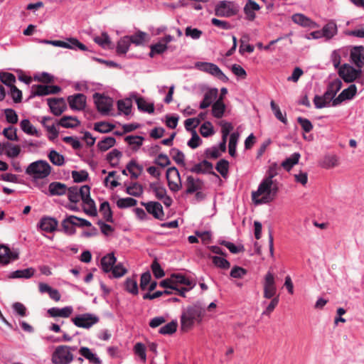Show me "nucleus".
Instances as JSON below:
<instances>
[{
    "mask_svg": "<svg viewBox=\"0 0 364 364\" xmlns=\"http://www.w3.org/2000/svg\"><path fill=\"white\" fill-rule=\"evenodd\" d=\"M50 92H55V90H50V85H38L32 87V93L34 95H47L48 94H50Z\"/></svg>",
    "mask_w": 364,
    "mask_h": 364,
    "instance_id": "obj_55",
    "label": "nucleus"
},
{
    "mask_svg": "<svg viewBox=\"0 0 364 364\" xmlns=\"http://www.w3.org/2000/svg\"><path fill=\"white\" fill-rule=\"evenodd\" d=\"M240 10L234 1H220L215 6V14L219 17L230 18L235 16Z\"/></svg>",
    "mask_w": 364,
    "mask_h": 364,
    "instance_id": "obj_8",
    "label": "nucleus"
},
{
    "mask_svg": "<svg viewBox=\"0 0 364 364\" xmlns=\"http://www.w3.org/2000/svg\"><path fill=\"white\" fill-rule=\"evenodd\" d=\"M321 37H324L326 40L333 38L338 33V27L335 22L330 21L326 23L322 28Z\"/></svg>",
    "mask_w": 364,
    "mask_h": 364,
    "instance_id": "obj_31",
    "label": "nucleus"
},
{
    "mask_svg": "<svg viewBox=\"0 0 364 364\" xmlns=\"http://www.w3.org/2000/svg\"><path fill=\"white\" fill-rule=\"evenodd\" d=\"M205 308L201 301H196L183 309L181 316V326L183 331L191 329L195 323L201 322L205 316Z\"/></svg>",
    "mask_w": 364,
    "mask_h": 364,
    "instance_id": "obj_2",
    "label": "nucleus"
},
{
    "mask_svg": "<svg viewBox=\"0 0 364 364\" xmlns=\"http://www.w3.org/2000/svg\"><path fill=\"white\" fill-rule=\"evenodd\" d=\"M93 98L97 110L100 112L107 114L111 110L113 102L111 97L105 96L100 93H95Z\"/></svg>",
    "mask_w": 364,
    "mask_h": 364,
    "instance_id": "obj_13",
    "label": "nucleus"
},
{
    "mask_svg": "<svg viewBox=\"0 0 364 364\" xmlns=\"http://www.w3.org/2000/svg\"><path fill=\"white\" fill-rule=\"evenodd\" d=\"M45 43L52 44L55 46H58L65 48L76 49L78 48L81 50H87V47L80 43L76 38H69L67 41H44Z\"/></svg>",
    "mask_w": 364,
    "mask_h": 364,
    "instance_id": "obj_14",
    "label": "nucleus"
},
{
    "mask_svg": "<svg viewBox=\"0 0 364 364\" xmlns=\"http://www.w3.org/2000/svg\"><path fill=\"white\" fill-rule=\"evenodd\" d=\"M239 133L233 132L230 134L229 140V154L231 156H235L236 154V146L239 139Z\"/></svg>",
    "mask_w": 364,
    "mask_h": 364,
    "instance_id": "obj_53",
    "label": "nucleus"
},
{
    "mask_svg": "<svg viewBox=\"0 0 364 364\" xmlns=\"http://www.w3.org/2000/svg\"><path fill=\"white\" fill-rule=\"evenodd\" d=\"M117 259L114 253H109L104 256L101 259L102 269L105 272H110L113 269Z\"/></svg>",
    "mask_w": 364,
    "mask_h": 364,
    "instance_id": "obj_35",
    "label": "nucleus"
},
{
    "mask_svg": "<svg viewBox=\"0 0 364 364\" xmlns=\"http://www.w3.org/2000/svg\"><path fill=\"white\" fill-rule=\"evenodd\" d=\"M200 133L204 137H208L214 134L213 126L210 122H205L200 127Z\"/></svg>",
    "mask_w": 364,
    "mask_h": 364,
    "instance_id": "obj_58",
    "label": "nucleus"
},
{
    "mask_svg": "<svg viewBox=\"0 0 364 364\" xmlns=\"http://www.w3.org/2000/svg\"><path fill=\"white\" fill-rule=\"evenodd\" d=\"M48 105L52 113L56 116L60 115L66 108V104L63 98L49 99Z\"/></svg>",
    "mask_w": 364,
    "mask_h": 364,
    "instance_id": "obj_24",
    "label": "nucleus"
},
{
    "mask_svg": "<svg viewBox=\"0 0 364 364\" xmlns=\"http://www.w3.org/2000/svg\"><path fill=\"white\" fill-rule=\"evenodd\" d=\"M294 23L305 28H318V24L302 14H295L291 16Z\"/></svg>",
    "mask_w": 364,
    "mask_h": 364,
    "instance_id": "obj_21",
    "label": "nucleus"
},
{
    "mask_svg": "<svg viewBox=\"0 0 364 364\" xmlns=\"http://www.w3.org/2000/svg\"><path fill=\"white\" fill-rule=\"evenodd\" d=\"M146 33L143 31H138L135 34L130 36L129 39L131 43L136 46L142 45L146 39Z\"/></svg>",
    "mask_w": 364,
    "mask_h": 364,
    "instance_id": "obj_59",
    "label": "nucleus"
},
{
    "mask_svg": "<svg viewBox=\"0 0 364 364\" xmlns=\"http://www.w3.org/2000/svg\"><path fill=\"white\" fill-rule=\"evenodd\" d=\"M68 200L70 203L76 204L82 200L83 210L85 213L91 216L97 215V208L95 201L90 197V187L87 185L78 187L77 186L68 188L66 193Z\"/></svg>",
    "mask_w": 364,
    "mask_h": 364,
    "instance_id": "obj_1",
    "label": "nucleus"
},
{
    "mask_svg": "<svg viewBox=\"0 0 364 364\" xmlns=\"http://www.w3.org/2000/svg\"><path fill=\"white\" fill-rule=\"evenodd\" d=\"M278 192V185L262 180L257 189L252 191L251 200L255 205L268 204L276 198Z\"/></svg>",
    "mask_w": 364,
    "mask_h": 364,
    "instance_id": "obj_3",
    "label": "nucleus"
},
{
    "mask_svg": "<svg viewBox=\"0 0 364 364\" xmlns=\"http://www.w3.org/2000/svg\"><path fill=\"white\" fill-rule=\"evenodd\" d=\"M6 154L9 158L17 157L21 152V148L18 145H14L12 144L7 143L6 144Z\"/></svg>",
    "mask_w": 364,
    "mask_h": 364,
    "instance_id": "obj_60",
    "label": "nucleus"
},
{
    "mask_svg": "<svg viewBox=\"0 0 364 364\" xmlns=\"http://www.w3.org/2000/svg\"><path fill=\"white\" fill-rule=\"evenodd\" d=\"M195 67L198 70L207 73L223 82H226L228 80V77L223 73L220 68L214 63L197 62L195 64Z\"/></svg>",
    "mask_w": 364,
    "mask_h": 364,
    "instance_id": "obj_10",
    "label": "nucleus"
},
{
    "mask_svg": "<svg viewBox=\"0 0 364 364\" xmlns=\"http://www.w3.org/2000/svg\"><path fill=\"white\" fill-rule=\"evenodd\" d=\"M338 158L336 155L326 156L322 162V166L325 168H331L338 166Z\"/></svg>",
    "mask_w": 364,
    "mask_h": 364,
    "instance_id": "obj_49",
    "label": "nucleus"
},
{
    "mask_svg": "<svg viewBox=\"0 0 364 364\" xmlns=\"http://www.w3.org/2000/svg\"><path fill=\"white\" fill-rule=\"evenodd\" d=\"M131 45L129 36H126L119 39L117 46V53L118 54H126Z\"/></svg>",
    "mask_w": 364,
    "mask_h": 364,
    "instance_id": "obj_43",
    "label": "nucleus"
},
{
    "mask_svg": "<svg viewBox=\"0 0 364 364\" xmlns=\"http://www.w3.org/2000/svg\"><path fill=\"white\" fill-rule=\"evenodd\" d=\"M21 129L26 134L31 136H40V134L38 130L33 126L31 122L27 119H23L20 122Z\"/></svg>",
    "mask_w": 364,
    "mask_h": 364,
    "instance_id": "obj_41",
    "label": "nucleus"
},
{
    "mask_svg": "<svg viewBox=\"0 0 364 364\" xmlns=\"http://www.w3.org/2000/svg\"><path fill=\"white\" fill-rule=\"evenodd\" d=\"M79 353L86 360H87L90 363L92 364H101L102 360L97 356V355L93 353L89 348L87 347H81L79 349Z\"/></svg>",
    "mask_w": 364,
    "mask_h": 364,
    "instance_id": "obj_32",
    "label": "nucleus"
},
{
    "mask_svg": "<svg viewBox=\"0 0 364 364\" xmlns=\"http://www.w3.org/2000/svg\"><path fill=\"white\" fill-rule=\"evenodd\" d=\"M100 321L97 315L92 313L77 314L71 318L73 323L81 328L90 329Z\"/></svg>",
    "mask_w": 364,
    "mask_h": 364,
    "instance_id": "obj_9",
    "label": "nucleus"
},
{
    "mask_svg": "<svg viewBox=\"0 0 364 364\" xmlns=\"http://www.w3.org/2000/svg\"><path fill=\"white\" fill-rule=\"evenodd\" d=\"M166 178L168 188L171 191L177 192L181 188L182 183L180 174L176 167H171L167 169Z\"/></svg>",
    "mask_w": 364,
    "mask_h": 364,
    "instance_id": "obj_12",
    "label": "nucleus"
},
{
    "mask_svg": "<svg viewBox=\"0 0 364 364\" xmlns=\"http://www.w3.org/2000/svg\"><path fill=\"white\" fill-rule=\"evenodd\" d=\"M225 105L223 101V97H220L212 105V114L215 118H221L225 112Z\"/></svg>",
    "mask_w": 364,
    "mask_h": 364,
    "instance_id": "obj_39",
    "label": "nucleus"
},
{
    "mask_svg": "<svg viewBox=\"0 0 364 364\" xmlns=\"http://www.w3.org/2000/svg\"><path fill=\"white\" fill-rule=\"evenodd\" d=\"M116 139L112 136H107L100 141L97 144V147L102 151H105L114 146Z\"/></svg>",
    "mask_w": 364,
    "mask_h": 364,
    "instance_id": "obj_47",
    "label": "nucleus"
},
{
    "mask_svg": "<svg viewBox=\"0 0 364 364\" xmlns=\"http://www.w3.org/2000/svg\"><path fill=\"white\" fill-rule=\"evenodd\" d=\"M68 187L65 184L60 182H51L48 185V191L46 194L49 196H61L66 194Z\"/></svg>",
    "mask_w": 364,
    "mask_h": 364,
    "instance_id": "obj_20",
    "label": "nucleus"
},
{
    "mask_svg": "<svg viewBox=\"0 0 364 364\" xmlns=\"http://www.w3.org/2000/svg\"><path fill=\"white\" fill-rule=\"evenodd\" d=\"M100 212L103 215V218L108 222H112V213L108 202L105 201L101 203Z\"/></svg>",
    "mask_w": 364,
    "mask_h": 364,
    "instance_id": "obj_56",
    "label": "nucleus"
},
{
    "mask_svg": "<svg viewBox=\"0 0 364 364\" xmlns=\"http://www.w3.org/2000/svg\"><path fill=\"white\" fill-rule=\"evenodd\" d=\"M93 41L105 49H109L113 47L110 38L106 32H102L99 36H95Z\"/></svg>",
    "mask_w": 364,
    "mask_h": 364,
    "instance_id": "obj_37",
    "label": "nucleus"
},
{
    "mask_svg": "<svg viewBox=\"0 0 364 364\" xmlns=\"http://www.w3.org/2000/svg\"><path fill=\"white\" fill-rule=\"evenodd\" d=\"M146 208V211L151 214L155 218L162 220H164V213L163 207L159 202H148L141 203Z\"/></svg>",
    "mask_w": 364,
    "mask_h": 364,
    "instance_id": "obj_17",
    "label": "nucleus"
},
{
    "mask_svg": "<svg viewBox=\"0 0 364 364\" xmlns=\"http://www.w3.org/2000/svg\"><path fill=\"white\" fill-rule=\"evenodd\" d=\"M171 277L173 287H176V289H174L175 294L183 297H185L186 293L192 289L196 285V283L192 280L181 274H173Z\"/></svg>",
    "mask_w": 364,
    "mask_h": 364,
    "instance_id": "obj_7",
    "label": "nucleus"
},
{
    "mask_svg": "<svg viewBox=\"0 0 364 364\" xmlns=\"http://www.w3.org/2000/svg\"><path fill=\"white\" fill-rule=\"evenodd\" d=\"M212 262L216 267L220 269H227L230 267V262L225 258L220 256L212 257Z\"/></svg>",
    "mask_w": 364,
    "mask_h": 364,
    "instance_id": "obj_63",
    "label": "nucleus"
},
{
    "mask_svg": "<svg viewBox=\"0 0 364 364\" xmlns=\"http://www.w3.org/2000/svg\"><path fill=\"white\" fill-rule=\"evenodd\" d=\"M77 217L70 215L62 221V227L64 232L68 235H73L75 232V226Z\"/></svg>",
    "mask_w": 364,
    "mask_h": 364,
    "instance_id": "obj_30",
    "label": "nucleus"
},
{
    "mask_svg": "<svg viewBox=\"0 0 364 364\" xmlns=\"http://www.w3.org/2000/svg\"><path fill=\"white\" fill-rule=\"evenodd\" d=\"M213 164L208 161L207 160H203L201 162L195 164L190 171L192 173H203V174H208V173H214L213 171Z\"/></svg>",
    "mask_w": 364,
    "mask_h": 364,
    "instance_id": "obj_27",
    "label": "nucleus"
},
{
    "mask_svg": "<svg viewBox=\"0 0 364 364\" xmlns=\"http://www.w3.org/2000/svg\"><path fill=\"white\" fill-rule=\"evenodd\" d=\"M334 99L335 98H333L327 91H326L322 96H315L314 102L316 108L321 109L328 106L331 102H333Z\"/></svg>",
    "mask_w": 364,
    "mask_h": 364,
    "instance_id": "obj_34",
    "label": "nucleus"
},
{
    "mask_svg": "<svg viewBox=\"0 0 364 364\" xmlns=\"http://www.w3.org/2000/svg\"><path fill=\"white\" fill-rule=\"evenodd\" d=\"M348 53V49L347 48H341L337 50H334L331 54V60L334 66V68L337 70L339 69V67H341L342 65H341V58L343 56H346Z\"/></svg>",
    "mask_w": 364,
    "mask_h": 364,
    "instance_id": "obj_28",
    "label": "nucleus"
},
{
    "mask_svg": "<svg viewBox=\"0 0 364 364\" xmlns=\"http://www.w3.org/2000/svg\"><path fill=\"white\" fill-rule=\"evenodd\" d=\"M124 286H125V289L132 294H137L138 292H139V290H138V285H137V282H136V279L134 277H132V278H127L125 281V283H124Z\"/></svg>",
    "mask_w": 364,
    "mask_h": 364,
    "instance_id": "obj_51",
    "label": "nucleus"
},
{
    "mask_svg": "<svg viewBox=\"0 0 364 364\" xmlns=\"http://www.w3.org/2000/svg\"><path fill=\"white\" fill-rule=\"evenodd\" d=\"M150 188L154 193L155 196L159 200L164 198L166 195V189L159 183H151Z\"/></svg>",
    "mask_w": 364,
    "mask_h": 364,
    "instance_id": "obj_54",
    "label": "nucleus"
},
{
    "mask_svg": "<svg viewBox=\"0 0 364 364\" xmlns=\"http://www.w3.org/2000/svg\"><path fill=\"white\" fill-rule=\"evenodd\" d=\"M73 312V308L71 306H67L63 308L52 307L48 310V314L53 318L60 317L69 318Z\"/></svg>",
    "mask_w": 364,
    "mask_h": 364,
    "instance_id": "obj_22",
    "label": "nucleus"
},
{
    "mask_svg": "<svg viewBox=\"0 0 364 364\" xmlns=\"http://www.w3.org/2000/svg\"><path fill=\"white\" fill-rule=\"evenodd\" d=\"M127 193L130 196L139 197L143 193V187L138 183H132L127 187Z\"/></svg>",
    "mask_w": 364,
    "mask_h": 364,
    "instance_id": "obj_50",
    "label": "nucleus"
},
{
    "mask_svg": "<svg viewBox=\"0 0 364 364\" xmlns=\"http://www.w3.org/2000/svg\"><path fill=\"white\" fill-rule=\"evenodd\" d=\"M63 323L64 321H62L60 324L53 323L48 326L49 331L55 333H63V336L61 338H58L54 340L55 342H70L73 340L72 336H69L67 333L61 330V325Z\"/></svg>",
    "mask_w": 364,
    "mask_h": 364,
    "instance_id": "obj_33",
    "label": "nucleus"
},
{
    "mask_svg": "<svg viewBox=\"0 0 364 364\" xmlns=\"http://www.w3.org/2000/svg\"><path fill=\"white\" fill-rule=\"evenodd\" d=\"M18 252L17 250H11L9 247L1 245H0V263L2 264H8L16 260L18 258Z\"/></svg>",
    "mask_w": 364,
    "mask_h": 364,
    "instance_id": "obj_15",
    "label": "nucleus"
},
{
    "mask_svg": "<svg viewBox=\"0 0 364 364\" xmlns=\"http://www.w3.org/2000/svg\"><path fill=\"white\" fill-rule=\"evenodd\" d=\"M122 156V153L117 149H113L107 156V160L110 163L112 166H117L119 164V159Z\"/></svg>",
    "mask_w": 364,
    "mask_h": 364,
    "instance_id": "obj_62",
    "label": "nucleus"
},
{
    "mask_svg": "<svg viewBox=\"0 0 364 364\" xmlns=\"http://www.w3.org/2000/svg\"><path fill=\"white\" fill-rule=\"evenodd\" d=\"M114 126L105 122H97L95 124L94 129L100 133H107L114 129Z\"/></svg>",
    "mask_w": 364,
    "mask_h": 364,
    "instance_id": "obj_64",
    "label": "nucleus"
},
{
    "mask_svg": "<svg viewBox=\"0 0 364 364\" xmlns=\"http://www.w3.org/2000/svg\"><path fill=\"white\" fill-rule=\"evenodd\" d=\"M259 9V5L252 0H247L244 6V12L249 21H253L256 18L255 11Z\"/></svg>",
    "mask_w": 364,
    "mask_h": 364,
    "instance_id": "obj_29",
    "label": "nucleus"
},
{
    "mask_svg": "<svg viewBox=\"0 0 364 364\" xmlns=\"http://www.w3.org/2000/svg\"><path fill=\"white\" fill-rule=\"evenodd\" d=\"M50 165L44 160H38L30 164L26 169V173L34 179H44L51 173Z\"/></svg>",
    "mask_w": 364,
    "mask_h": 364,
    "instance_id": "obj_4",
    "label": "nucleus"
},
{
    "mask_svg": "<svg viewBox=\"0 0 364 364\" xmlns=\"http://www.w3.org/2000/svg\"><path fill=\"white\" fill-rule=\"evenodd\" d=\"M135 101L137 105V107L139 110L151 114L154 112V103L147 102L143 97H135Z\"/></svg>",
    "mask_w": 364,
    "mask_h": 364,
    "instance_id": "obj_38",
    "label": "nucleus"
},
{
    "mask_svg": "<svg viewBox=\"0 0 364 364\" xmlns=\"http://www.w3.org/2000/svg\"><path fill=\"white\" fill-rule=\"evenodd\" d=\"M75 346H59L56 347L51 357L53 364H70L74 360L73 351L75 350Z\"/></svg>",
    "mask_w": 364,
    "mask_h": 364,
    "instance_id": "obj_5",
    "label": "nucleus"
},
{
    "mask_svg": "<svg viewBox=\"0 0 364 364\" xmlns=\"http://www.w3.org/2000/svg\"><path fill=\"white\" fill-rule=\"evenodd\" d=\"M338 73L345 82L351 83L356 81L363 84V80L361 79L362 69L360 68H354L348 63H344L339 67Z\"/></svg>",
    "mask_w": 364,
    "mask_h": 364,
    "instance_id": "obj_6",
    "label": "nucleus"
},
{
    "mask_svg": "<svg viewBox=\"0 0 364 364\" xmlns=\"http://www.w3.org/2000/svg\"><path fill=\"white\" fill-rule=\"evenodd\" d=\"M186 193L191 194L199 190H201L203 186L202 180L194 178L192 176H188L186 178Z\"/></svg>",
    "mask_w": 364,
    "mask_h": 364,
    "instance_id": "obj_23",
    "label": "nucleus"
},
{
    "mask_svg": "<svg viewBox=\"0 0 364 364\" xmlns=\"http://www.w3.org/2000/svg\"><path fill=\"white\" fill-rule=\"evenodd\" d=\"M350 62L355 65L356 68L362 69L364 65V47L362 46H355L350 51Z\"/></svg>",
    "mask_w": 364,
    "mask_h": 364,
    "instance_id": "obj_16",
    "label": "nucleus"
},
{
    "mask_svg": "<svg viewBox=\"0 0 364 364\" xmlns=\"http://www.w3.org/2000/svg\"><path fill=\"white\" fill-rule=\"evenodd\" d=\"M357 93L355 85L352 84L348 88L344 89L339 95L333 101V106H336L342 102L353 99Z\"/></svg>",
    "mask_w": 364,
    "mask_h": 364,
    "instance_id": "obj_19",
    "label": "nucleus"
},
{
    "mask_svg": "<svg viewBox=\"0 0 364 364\" xmlns=\"http://www.w3.org/2000/svg\"><path fill=\"white\" fill-rule=\"evenodd\" d=\"M38 226L43 231L52 232L56 230L58 226V221L50 217H43L41 219Z\"/></svg>",
    "mask_w": 364,
    "mask_h": 364,
    "instance_id": "obj_26",
    "label": "nucleus"
},
{
    "mask_svg": "<svg viewBox=\"0 0 364 364\" xmlns=\"http://www.w3.org/2000/svg\"><path fill=\"white\" fill-rule=\"evenodd\" d=\"M342 87V82L339 79L331 81L327 88V92L334 98L337 92Z\"/></svg>",
    "mask_w": 364,
    "mask_h": 364,
    "instance_id": "obj_52",
    "label": "nucleus"
},
{
    "mask_svg": "<svg viewBox=\"0 0 364 364\" xmlns=\"http://www.w3.org/2000/svg\"><path fill=\"white\" fill-rule=\"evenodd\" d=\"M80 122L77 117L72 116H64L63 117L58 124L65 128H75L80 125Z\"/></svg>",
    "mask_w": 364,
    "mask_h": 364,
    "instance_id": "obj_40",
    "label": "nucleus"
},
{
    "mask_svg": "<svg viewBox=\"0 0 364 364\" xmlns=\"http://www.w3.org/2000/svg\"><path fill=\"white\" fill-rule=\"evenodd\" d=\"M263 289V296L265 299H272L277 294V289L275 277L271 272H268L264 277Z\"/></svg>",
    "mask_w": 364,
    "mask_h": 364,
    "instance_id": "obj_11",
    "label": "nucleus"
},
{
    "mask_svg": "<svg viewBox=\"0 0 364 364\" xmlns=\"http://www.w3.org/2000/svg\"><path fill=\"white\" fill-rule=\"evenodd\" d=\"M218 94L217 88H210L208 90L203 97V101L200 103V109H204L208 107L216 100Z\"/></svg>",
    "mask_w": 364,
    "mask_h": 364,
    "instance_id": "obj_25",
    "label": "nucleus"
},
{
    "mask_svg": "<svg viewBox=\"0 0 364 364\" xmlns=\"http://www.w3.org/2000/svg\"><path fill=\"white\" fill-rule=\"evenodd\" d=\"M144 137L141 136H127L125 137V141L132 146V149L138 150L143 144Z\"/></svg>",
    "mask_w": 364,
    "mask_h": 364,
    "instance_id": "obj_45",
    "label": "nucleus"
},
{
    "mask_svg": "<svg viewBox=\"0 0 364 364\" xmlns=\"http://www.w3.org/2000/svg\"><path fill=\"white\" fill-rule=\"evenodd\" d=\"M177 321H172L171 322L164 325L159 329V333L163 335H169L175 333L177 329Z\"/></svg>",
    "mask_w": 364,
    "mask_h": 364,
    "instance_id": "obj_57",
    "label": "nucleus"
},
{
    "mask_svg": "<svg viewBox=\"0 0 364 364\" xmlns=\"http://www.w3.org/2000/svg\"><path fill=\"white\" fill-rule=\"evenodd\" d=\"M68 102L73 110H82L86 105V97L83 94H75L69 96Z\"/></svg>",
    "mask_w": 364,
    "mask_h": 364,
    "instance_id": "obj_18",
    "label": "nucleus"
},
{
    "mask_svg": "<svg viewBox=\"0 0 364 364\" xmlns=\"http://www.w3.org/2000/svg\"><path fill=\"white\" fill-rule=\"evenodd\" d=\"M48 157L50 162L55 166H61L65 164L64 156L54 149L49 151Z\"/></svg>",
    "mask_w": 364,
    "mask_h": 364,
    "instance_id": "obj_44",
    "label": "nucleus"
},
{
    "mask_svg": "<svg viewBox=\"0 0 364 364\" xmlns=\"http://www.w3.org/2000/svg\"><path fill=\"white\" fill-rule=\"evenodd\" d=\"M127 170L130 173L132 178H137L142 171V166L135 161H131L127 165Z\"/></svg>",
    "mask_w": 364,
    "mask_h": 364,
    "instance_id": "obj_46",
    "label": "nucleus"
},
{
    "mask_svg": "<svg viewBox=\"0 0 364 364\" xmlns=\"http://www.w3.org/2000/svg\"><path fill=\"white\" fill-rule=\"evenodd\" d=\"M35 269L32 267L26 268L24 269H18L12 272L9 278L11 279H29L34 275Z\"/></svg>",
    "mask_w": 364,
    "mask_h": 364,
    "instance_id": "obj_36",
    "label": "nucleus"
},
{
    "mask_svg": "<svg viewBox=\"0 0 364 364\" xmlns=\"http://www.w3.org/2000/svg\"><path fill=\"white\" fill-rule=\"evenodd\" d=\"M134 353L139 356L143 363L146 360V347L141 343H136L134 346Z\"/></svg>",
    "mask_w": 364,
    "mask_h": 364,
    "instance_id": "obj_61",
    "label": "nucleus"
},
{
    "mask_svg": "<svg viewBox=\"0 0 364 364\" xmlns=\"http://www.w3.org/2000/svg\"><path fill=\"white\" fill-rule=\"evenodd\" d=\"M300 157L299 153H294L286 159L281 165L286 171H289L294 165L299 163Z\"/></svg>",
    "mask_w": 364,
    "mask_h": 364,
    "instance_id": "obj_42",
    "label": "nucleus"
},
{
    "mask_svg": "<svg viewBox=\"0 0 364 364\" xmlns=\"http://www.w3.org/2000/svg\"><path fill=\"white\" fill-rule=\"evenodd\" d=\"M132 106V101L129 99L119 100L117 102L119 111L126 115H128L131 113Z\"/></svg>",
    "mask_w": 364,
    "mask_h": 364,
    "instance_id": "obj_48",
    "label": "nucleus"
}]
</instances>
